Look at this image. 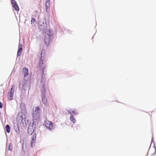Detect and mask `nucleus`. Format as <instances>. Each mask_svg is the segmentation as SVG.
Listing matches in <instances>:
<instances>
[{
    "label": "nucleus",
    "mask_w": 156,
    "mask_h": 156,
    "mask_svg": "<svg viewBox=\"0 0 156 156\" xmlns=\"http://www.w3.org/2000/svg\"><path fill=\"white\" fill-rule=\"evenodd\" d=\"M53 33L50 30H47L46 32L44 37V42L47 44L51 42L53 39Z\"/></svg>",
    "instance_id": "nucleus-1"
},
{
    "label": "nucleus",
    "mask_w": 156,
    "mask_h": 156,
    "mask_svg": "<svg viewBox=\"0 0 156 156\" xmlns=\"http://www.w3.org/2000/svg\"><path fill=\"white\" fill-rule=\"evenodd\" d=\"M44 50H42L41 52V57L40 58V61L39 62V68L40 69H41L44 70L46 66V64L45 61L44 59V57L42 55L43 53H44Z\"/></svg>",
    "instance_id": "nucleus-2"
},
{
    "label": "nucleus",
    "mask_w": 156,
    "mask_h": 156,
    "mask_svg": "<svg viewBox=\"0 0 156 156\" xmlns=\"http://www.w3.org/2000/svg\"><path fill=\"white\" fill-rule=\"evenodd\" d=\"M39 111L40 108L39 107L33 108L32 117L34 119L37 120L40 117Z\"/></svg>",
    "instance_id": "nucleus-3"
},
{
    "label": "nucleus",
    "mask_w": 156,
    "mask_h": 156,
    "mask_svg": "<svg viewBox=\"0 0 156 156\" xmlns=\"http://www.w3.org/2000/svg\"><path fill=\"white\" fill-rule=\"evenodd\" d=\"M35 125L34 122L30 124L28 129V133L29 135H31L34 132L35 129Z\"/></svg>",
    "instance_id": "nucleus-4"
},
{
    "label": "nucleus",
    "mask_w": 156,
    "mask_h": 156,
    "mask_svg": "<svg viewBox=\"0 0 156 156\" xmlns=\"http://www.w3.org/2000/svg\"><path fill=\"white\" fill-rule=\"evenodd\" d=\"M29 83V82L27 80H24L23 81L22 84L20 83L19 87L20 88L22 87L23 90H25L28 87Z\"/></svg>",
    "instance_id": "nucleus-5"
},
{
    "label": "nucleus",
    "mask_w": 156,
    "mask_h": 156,
    "mask_svg": "<svg viewBox=\"0 0 156 156\" xmlns=\"http://www.w3.org/2000/svg\"><path fill=\"white\" fill-rule=\"evenodd\" d=\"M45 123L47 128L50 130H51L53 129V124L52 122L48 121H45Z\"/></svg>",
    "instance_id": "nucleus-6"
},
{
    "label": "nucleus",
    "mask_w": 156,
    "mask_h": 156,
    "mask_svg": "<svg viewBox=\"0 0 156 156\" xmlns=\"http://www.w3.org/2000/svg\"><path fill=\"white\" fill-rule=\"evenodd\" d=\"M39 28L41 30H43L47 28V25L46 22H40L39 23Z\"/></svg>",
    "instance_id": "nucleus-7"
},
{
    "label": "nucleus",
    "mask_w": 156,
    "mask_h": 156,
    "mask_svg": "<svg viewBox=\"0 0 156 156\" xmlns=\"http://www.w3.org/2000/svg\"><path fill=\"white\" fill-rule=\"evenodd\" d=\"M11 2L14 9L16 11H18L19 9V7L15 0H11Z\"/></svg>",
    "instance_id": "nucleus-8"
},
{
    "label": "nucleus",
    "mask_w": 156,
    "mask_h": 156,
    "mask_svg": "<svg viewBox=\"0 0 156 156\" xmlns=\"http://www.w3.org/2000/svg\"><path fill=\"white\" fill-rule=\"evenodd\" d=\"M14 86H13L12 88H11L10 92H9L8 94V98L10 100H12L13 99L14 91L12 90V88Z\"/></svg>",
    "instance_id": "nucleus-9"
},
{
    "label": "nucleus",
    "mask_w": 156,
    "mask_h": 156,
    "mask_svg": "<svg viewBox=\"0 0 156 156\" xmlns=\"http://www.w3.org/2000/svg\"><path fill=\"white\" fill-rule=\"evenodd\" d=\"M20 108L21 109L22 113H26V108L25 104L23 103H21L20 104Z\"/></svg>",
    "instance_id": "nucleus-10"
},
{
    "label": "nucleus",
    "mask_w": 156,
    "mask_h": 156,
    "mask_svg": "<svg viewBox=\"0 0 156 156\" xmlns=\"http://www.w3.org/2000/svg\"><path fill=\"white\" fill-rule=\"evenodd\" d=\"M42 102L45 105H47V99L46 96L45 94H41Z\"/></svg>",
    "instance_id": "nucleus-11"
},
{
    "label": "nucleus",
    "mask_w": 156,
    "mask_h": 156,
    "mask_svg": "<svg viewBox=\"0 0 156 156\" xmlns=\"http://www.w3.org/2000/svg\"><path fill=\"white\" fill-rule=\"evenodd\" d=\"M36 135L35 134H34L33 136V138L32 140L31 141V146L32 147H33V146L34 145L35 141H36Z\"/></svg>",
    "instance_id": "nucleus-12"
},
{
    "label": "nucleus",
    "mask_w": 156,
    "mask_h": 156,
    "mask_svg": "<svg viewBox=\"0 0 156 156\" xmlns=\"http://www.w3.org/2000/svg\"><path fill=\"white\" fill-rule=\"evenodd\" d=\"M22 44L19 45L18 50L17 54V55L18 56H20L21 55L22 50Z\"/></svg>",
    "instance_id": "nucleus-13"
},
{
    "label": "nucleus",
    "mask_w": 156,
    "mask_h": 156,
    "mask_svg": "<svg viewBox=\"0 0 156 156\" xmlns=\"http://www.w3.org/2000/svg\"><path fill=\"white\" fill-rule=\"evenodd\" d=\"M44 83H41L42 84V88L41 89V91L42 93L41 94H45V95L46 94V90H45V87Z\"/></svg>",
    "instance_id": "nucleus-14"
},
{
    "label": "nucleus",
    "mask_w": 156,
    "mask_h": 156,
    "mask_svg": "<svg viewBox=\"0 0 156 156\" xmlns=\"http://www.w3.org/2000/svg\"><path fill=\"white\" fill-rule=\"evenodd\" d=\"M46 10L47 12H48L50 11L49 7L50 5L49 1H46L45 3Z\"/></svg>",
    "instance_id": "nucleus-15"
},
{
    "label": "nucleus",
    "mask_w": 156,
    "mask_h": 156,
    "mask_svg": "<svg viewBox=\"0 0 156 156\" xmlns=\"http://www.w3.org/2000/svg\"><path fill=\"white\" fill-rule=\"evenodd\" d=\"M23 71L24 73V76H27L28 74V69L26 67H24L23 69Z\"/></svg>",
    "instance_id": "nucleus-16"
},
{
    "label": "nucleus",
    "mask_w": 156,
    "mask_h": 156,
    "mask_svg": "<svg viewBox=\"0 0 156 156\" xmlns=\"http://www.w3.org/2000/svg\"><path fill=\"white\" fill-rule=\"evenodd\" d=\"M42 76L41 77V83H45V78L44 76L45 74L44 73V70H42Z\"/></svg>",
    "instance_id": "nucleus-17"
},
{
    "label": "nucleus",
    "mask_w": 156,
    "mask_h": 156,
    "mask_svg": "<svg viewBox=\"0 0 156 156\" xmlns=\"http://www.w3.org/2000/svg\"><path fill=\"white\" fill-rule=\"evenodd\" d=\"M27 147V143L26 142H23L22 145V150L23 151L25 152V149Z\"/></svg>",
    "instance_id": "nucleus-18"
},
{
    "label": "nucleus",
    "mask_w": 156,
    "mask_h": 156,
    "mask_svg": "<svg viewBox=\"0 0 156 156\" xmlns=\"http://www.w3.org/2000/svg\"><path fill=\"white\" fill-rule=\"evenodd\" d=\"M68 112L71 115H72L73 114L76 115L77 114L76 112H75L74 111H71V110H69L68 111Z\"/></svg>",
    "instance_id": "nucleus-19"
},
{
    "label": "nucleus",
    "mask_w": 156,
    "mask_h": 156,
    "mask_svg": "<svg viewBox=\"0 0 156 156\" xmlns=\"http://www.w3.org/2000/svg\"><path fill=\"white\" fill-rule=\"evenodd\" d=\"M5 128H6V131L8 133H9L10 132V126L9 125H7L6 126Z\"/></svg>",
    "instance_id": "nucleus-20"
},
{
    "label": "nucleus",
    "mask_w": 156,
    "mask_h": 156,
    "mask_svg": "<svg viewBox=\"0 0 156 156\" xmlns=\"http://www.w3.org/2000/svg\"><path fill=\"white\" fill-rule=\"evenodd\" d=\"M70 120L73 123H74L76 122V120L74 119L73 115H71L70 117Z\"/></svg>",
    "instance_id": "nucleus-21"
},
{
    "label": "nucleus",
    "mask_w": 156,
    "mask_h": 156,
    "mask_svg": "<svg viewBox=\"0 0 156 156\" xmlns=\"http://www.w3.org/2000/svg\"><path fill=\"white\" fill-rule=\"evenodd\" d=\"M31 22L32 24L33 23L34 24L36 22L35 19L34 18H32L31 20Z\"/></svg>",
    "instance_id": "nucleus-22"
},
{
    "label": "nucleus",
    "mask_w": 156,
    "mask_h": 156,
    "mask_svg": "<svg viewBox=\"0 0 156 156\" xmlns=\"http://www.w3.org/2000/svg\"><path fill=\"white\" fill-rule=\"evenodd\" d=\"M15 131L17 133H20V130L18 128L16 130H15Z\"/></svg>",
    "instance_id": "nucleus-23"
},
{
    "label": "nucleus",
    "mask_w": 156,
    "mask_h": 156,
    "mask_svg": "<svg viewBox=\"0 0 156 156\" xmlns=\"http://www.w3.org/2000/svg\"><path fill=\"white\" fill-rule=\"evenodd\" d=\"M3 105L2 102H0V108H2V107Z\"/></svg>",
    "instance_id": "nucleus-24"
},
{
    "label": "nucleus",
    "mask_w": 156,
    "mask_h": 156,
    "mask_svg": "<svg viewBox=\"0 0 156 156\" xmlns=\"http://www.w3.org/2000/svg\"><path fill=\"white\" fill-rule=\"evenodd\" d=\"M12 150V149L10 148V145H9V151H11Z\"/></svg>",
    "instance_id": "nucleus-25"
},
{
    "label": "nucleus",
    "mask_w": 156,
    "mask_h": 156,
    "mask_svg": "<svg viewBox=\"0 0 156 156\" xmlns=\"http://www.w3.org/2000/svg\"><path fill=\"white\" fill-rule=\"evenodd\" d=\"M153 141V137H152V142Z\"/></svg>",
    "instance_id": "nucleus-26"
},
{
    "label": "nucleus",
    "mask_w": 156,
    "mask_h": 156,
    "mask_svg": "<svg viewBox=\"0 0 156 156\" xmlns=\"http://www.w3.org/2000/svg\"><path fill=\"white\" fill-rule=\"evenodd\" d=\"M46 1H49L50 0H46Z\"/></svg>",
    "instance_id": "nucleus-27"
}]
</instances>
